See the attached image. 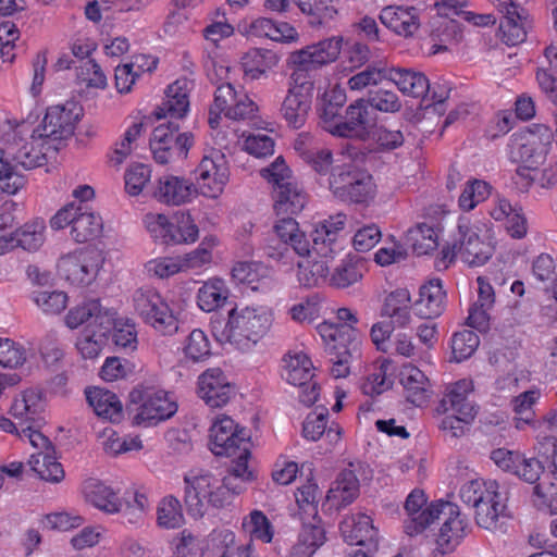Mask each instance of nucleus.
Returning <instances> with one entry per match:
<instances>
[{
	"instance_id": "30",
	"label": "nucleus",
	"mask_w": 557,
	"mask_h": 557,
	"mask_svg": "<svg viewBox=\"0 0 557 557\" xmlns=\"http://www.w3.org/2000/svg\"><path fill=\"white\" fill-rule=\"evenodd\" d=\"M86 398L95 413L111 422H117L123 416V406L119 397L111 391L100 387L86 389Z\"/></svg>"
},
{
	"instance_id": "16",
	"label": "nucleus",
	"mask_w": 557,
	"mask_h": 557,
	"mask_svg": "<svg viewBox=\"0 0 557 557\" xmlns=\"http://www.w3.org/2000/svg\"><path fill=\"white\" fill-rule=\"evenodd\" d=\"M286 381L299 388V401L306 407L313 406V362L302 351H289L284 358Z\"/></svg>"
},
{
	"instance_id": "48",
	"label": "nucleus",
	"mask_w": 557,
	"mask_h": 557,
	"mask_svg": "<svg viewBox=\"0 0 557 557\" xmlns=\"http://www.w3.org/2000/svg\"><path fill=\"white\" fill-rule=\"evenodd\" d=\"M306 468L309 471L307 484L298 487L295 493L296 504L298 506L296 517L299 518L302 524L311 523V519L313 518L311 515V510H313V485L311 484L313 471L310 466L307 467L306 463H302L300 470L301 473Z\"/></svg>"
},
{
	"instance_id": "19",
	"label": "nucleus",
	"mask_w": 557,
	"mask_h": 557,
	"mask_svg": "<svg viewBox=\"0 0 557 557\" xmlns=\"http://www.w3.org/2000/svg\"><path fill=\"white\" fill-rule=\"evenodd\" d=\"M339 530L348 544L364 546L369 552L377 550L379 531L368 515L362 512L347 515L341 522Z\"/></svg>"
},
{
	"instance_id": "40",
	"label": "nucleus",
	"mask_w": 557,
	"mask_h": 557,
	"mask_svg": "<svg viewBox=\"0 0 557 557\" xmlns=\"http://www.w3.org/2000/svg\"><path fill=\"white\" fill-rule=\"evenodd\" d=\"M406 243L419 255H428L438 246L437 232L426 223H419L409 228L405 235Z\"/></svg>"
},
{
	"instance_id": "41",
	"label": "nucleus",
	"mask_w": 557,
	"mask_h": 557,
	"mask_svg": "<svg viewBox=\"0 0 557 557\" xmlns=\"http://www.w3.org/2000/svg\"><path fill=\"white\" fill-rule=\"evenodd\" d=\"M53 454L54 450L33 454L29 459V466L41 480L59 483L64 479V470Z\"/></svg>"
},
{
	"instance_id": "5",
	"label": "nucleus",
	"mask_w": 557,
	"mask_h": 557,
	"mask_svg": "<svg viewBox=\"0 0 557 557\" xmlns=\"http://www.w3.org/2000/svg\"><path fill=\"white\" fill-rule=\"evenodd\" d=\"M129 408L135 411L133 424L151 426L172 418L178 407L166 391L140 384L129 393Z\"/></svg>"
},
{
	"instance_id": "24",
	"label": "nucleus",
	"mask_w": 557,
	"mask_h": 557,
	"mask_svg": "<svg viewBox=\"0 0 557 557\" xmlns=\"http://www.w3.org/2000/svg\"><path fill=\"white\" fill-rule=\"evenodd\" d=\"M386 83L394 84L401 94L413 98L428 97L431 92L428 77L410 69L388 67Z\"/></svg>"
},
{
	"instance_id": "27",
	"label": "nucleus",
	"mask_w": 557,
	"mask_h": 557,
	"mask_svg": "<svg viewBox=\"0 0 557 557\" xmlns=\"http://www.w3.org/2000/svg\"><path fill=\"white\" fill-rule=\"evenodd\" d=\"M359 480L352 469H344L327 492L326 499L336 509L350 505L359 496Z\"/></svg>"
},
{
	"instance_id": "12",
	"label": "nucleus",
	"mask_w": 557,
	"mask_h": 557,
	"mask_svg": "<svg viewBox=\"0 0 557 557\" xmlns=\"http://www.w3.org/2000/svg\"><path fill=\"white\" fill-rule=\"evenodd\" d=\"M102 263V252L96 247L87 246L61 257L58 272L72 285H88L96 278Z\"/></svg>"
},
{
	"instance_id": "45",
	"label": "nucleus",
	"mask_w": 557,
	"mask_h": 557,
	"mask_svg": "<svg viewBox=\"0 0 557 557\" xmlns=\"http://www.w3.org/2000/svg\"><path fill=\"white\" fill-rule=\"evenodd\" d=\"M242 527L251 540L256 539L263 543H271L273 540L274 527L261 510H252L243 519Z\"/></svg>"
},
{
	"instance_id": "35",
	"label": "nucleus",
	"mask_w": 557,
	"mask_h": 557,
	"mask_svg": "<svg viewBox=\"0 0 557 557\" xmlns=\"http://www.w3.org/2000/svg\"><path fill=\"white\" fill-rule=\"evenodd\" d=\"M472 389L471 381L460 380L456 382L442 399L441 407L445 412L450 410L457 414H466L467 418H474L476 414L475 407L467 398Z\"/></svg>"
},
{
	"instance_id": "38",
	"label": "nucleus",
	"mask_w": 557,
	"mask_h": 557,
	"mask_svg": "<svg viewBox=\"0 0 557 557\" xmlns=\"http://www.w3.org/2000/svg\"><path fill=\"white\" fill-rule=\"evenodd\" d=\"M102 219L81 205L71 228V236L77 243H86L100 236Z\"/></svg>"
},
{
	"instance_id": "31",
	"label": "nucleus",
	"mask_w": 557,
	"mask_h": 557,
	"mask_svg": "<svg viewBox=\"0 0 557 557\" xmlns=\"http://www.w3.org/2000/svg\"><path fill=\"white\" fill-rule=\"evenodd\" d=\"M315 453L319 455L331 454L335 446L341 442L343 429L338 423L326 424L329 417L327 408L323 406L315 407Z\"/></svg>"
},
{
	"instance_id": "53",
	"label": "nucleus",
	"mask_w": 557,
	"mask_h": 557,
	"mask_svg": "<svg viewBox=\"0 0 557 557\" xmlns=\"http://www.w3.org/2000/svg\"><path fill=\"white\" fill-rule=\"evenodd\" d=\"M498 488L495 481L484 482L482 480H471L465 483L460 488V497L465 504L475 508L482 503L487 493H494Z\"/></svg>"
},
{
	"instance_id": "11",
	"label": "nucleus",
	"mask_w": 557,
	"mask_h": 557,
	"mask_svg": "<svg viewBox=\"0 0 557 557\" xmlns=\"http://www.w3.org/2000/svg\"><path fill=\"white\" fill-rule=\"evenodd\" d=\"M346 216L342 213L332 215L315 226V283L325 284L332 275L338 247L337 233L343 230Z\"/></svg>"
},
{
	"instance_id": "26",
	"label": "nucleus",
	"mask_w": 557,
	"mask_h": 557,
	"mask_svg": "<svg viewBox=\"0 0 557 557\" xmlns=\"http://www.w3.org/2000/svg\"><path fill=\"white\" fill-rule=\"evenodd\" d=\"M187 81H176L165 91V99L154 111L158 120L163 117L182 119L189 108Z\"/></svg>"
},
{
	"instance_id": "33",
	"label": "nucleus",
	"mask_w": 557,
	"mask_h": 557,
	"mask_svg": "<svg viewBox=\"0 0 557 557\" xmlns=\"http://www.w3.org/2000/svg\"><path fill=\"white\" fill-rule=\"evenodd\" d=\"M245 35L265 37L274 41L289 42L297 39L296 29L288 23H275L267 17H259L244 27Z\"/></svg>"
},
{
	"instance_id": "47",
	"label": "nucleus",
	"mask_w": 557,
	"mask_h": 557,
	"mask_svg": "<svg viewBox=\"0 0 557 557\" xmlns=\"http://www.w3.org/2000/svg\"><path fill=\"white\" fill-rule=\"evenodd\" d=\"M387 84L388 83L385 82L381 87L369 90L364 100L367 101L368 107H371L376 111L383 113L399 112L403 103L394 90L386 88Z\"/></svg>"
},
{
	"instance_id": "8",
	"label": "nucleus",
	"mask_w": 557,
	"mask_h": 557,
	"mask_svg": "<svg viewBox=\"0 0 557 557\" xmlns=\"http://www.w3.org/2000/svg\"><path fill=\"white\" fill-rule=\"evenodd\" d=\"M278 221L274 225V232L282 240L277 248L268 247V255L271 258L281 259L288 250L289 243L295 252L306 259L298 262V281L302 286L309 287L313 272L311 270L310 244L305 234L299 232L298 223L292 215H280Z\"/></svg>"
},
{
	"instance_id": "43",
	"label": "nucleus",
	"mask_w": 557,
	"mask_h": 557,
	"mask_svg": "<svg viewBox=\"0 0 557 557\" xmlns=\"http://www.w3.org/2000/svg\"><path fill=\"white\" fill-rule=\"evenodd\" d=\"M388 67L382 62L368 64L361 71L349 77L347 85L350 90L361 91L387 82Z\"/></svg>"
},
{
	"instance_id": "25",
	"label": "nucleus",
	"mask_w": 557,
	"mask_h": 557,
	"mask_svg": "<svg viewBox=\"0 0 557 557\" xmlns=\"http://www.w3.org/2000/svg\"><path fill=\"white\" fill-rule=\"evenodd\" d=\"M83 494L87 503L106 513L113 515L121 510V498L117 494L97 479L90 478L84 482Z\"/></svg>"
},
{
	"instance_id": "57",
	"label": "nucleus",
	"mask_w": 557,
	"mask_h": 557,
	"mask_svg": "<svg viewBox=\"0 0 557 557\" xmlns=\"http://www.w3.org/2000/svg\"><path fill=\"white\" fill-rule=\"evenodd\" d=\"M27 359L25 348L10 338L0 337V366L4 368H18Z\"/></svg>"
},
{
	"instance_id": "51",
	"label": "nucleus",
	"mask_w": 557,
	"mask_h": 557,
	"mask_svg": "<svg viewBox=\"0 0 557 557\" xmlns=\"http://www.w3.org/2000/svg\"><path fill=\"white\" fill-rule=\"evenodd\" d=\"M108 344V337L94 333L92 327H84L77 338L76 347L83 358L95 359Z\"/></svg>"
},
{
	"instance_id": "6",
	"label": "nucleus",
	"mask_w": 557,
	"mask_h": 557,
	"mask_svg": "<svg viewBox=\"0 0 557 557\" xmlns=\"http://www.w3.org/2000/svg\"><path fill=\"white\" fill-rule=\"evenodd\" d=\"M325 182L333 195L343 201L368 203L375 196L373 177L357 165L345 164L333 169Z\"/></svg>"
},
{
	"instance_id": "52",
	"label": "nucleus",
	"mask_w": 557,
	"mask_h": 557,
	"mask_svg": "<svg viewBox=\"0 0 557 557\" xmlns=\"http://www.w3.org/2000/svg\"><path fill=\"white\" fill-rule=\"evenodd\" d=\"M361 278L362 273L356 264L350 261H343L334 268V271L325 285L337 289H344L358 283Z\"/></svg>"
},
{
	"instance_id": "18",
	"label": "nucleus",
	"mask_w": 557,
	"mask_h": 557,
	"mask_svg": "<svg viewBox=\"0 0 557 557\" xmlns=\"http://www.w3.org/2000/svg\"><path fill=\"white\" fill-rule=\"evenodd\" d=\"M212 453L216 456H234L240 446L250 443V435L230 417L218 419L211 426Z\"/></svg>"
},
{
	"instance_id": "63",
	"label": "nucleus",
	"mask_w": 557,
	"mask_h": 557,
	"mask_svg": "<svg viewBox=\"0 0 557 557\" xmlns=\"http://www.w3.org/2000/svg\"><path fill=\"white\" fill-rule=\"evenodd\" d=\"M95 312H99V300L97 299L72 308L65 317V323L70 329H77L84 323L87 325L91 321Z\"/></svg>"
},
{
	"instance_id": "61",
	"label": "nucleus",
	"mask_w": 557,
	"mask_h": 557,
	"mask_svg": "<svg viewBox=\"0 0 557 557\" xmlns=\"http://www.w3.org/2000/svg\"><path fill=\"white\" fill-rule=\"evenodd\" d=\"M260 175L271 183L274 189L292 183V172L281 156L277 157L269 166L261 169Z\"/></svg>"
},
{
	"instance_id": "39",
	"label": "nucleus",
	"mask_w": 557,
	"mask_h": 557,
	"mask_svg": "<svg viewBox=\"0 0 557 557\" xmlns=\"http://www.w3.org/2000/svg\"><path fill=\"white\" fill-rule=\"evenodd\" d=\"M44 230L42 223L25 224L16 230L10 238H1L0 243L4 242L5 248L21 247L27 251H35L45 240Z\"/></svg>"
},
{
	"instance_id": "60",
	"label": "nucleus",
	"mask_w": 557,
	"mask_h": 557,
	"mask_svg": "<svg viewBox=\"0 0 557 557\" xmlns=\"http://www.w3.org/2000/svg\"><path fill=\"white\" fill-rule=\"evenodd\" d=\"M537 391H527L515 397L511 401L516 420L522 423H530L534 417L533 406L539 399Z\"/></svg>"
},
{
	"instance_id": "62",
	"label": "nucleus",
	"mask_w": 557,
	"mask_h": 557,
	"mask_svg": "<svg viewBox=\"0 0 557 557\" xmlns=\"http://www.w3.org/2000/svg\"><path fill=\"white\" fill-rule=\"evenodd\" d=\"M529 21L515 22V20H502L499 30L502 33V40L507 46H517L522 44L527 38V27Z\"/></svg>"
},
{
	"instance_id": "49",
	"label": "nucleus",
	"mask_w": 557,
	"mask_h": 557,
	"mask_svg": "<svg viewBox=\"0 0 557 557\" xmlns=\"http://www.w3.org/2000/svg\"><path fill=\"white\" fill-rule=\"evenodd\" d=\"M157 515L159 525L166 529L180 528L184 522L182 505L174 496H166L160 502Z\"/></svg>"
},
{
	"instance_id": "3",
	"label": "nucleus",
	"mask_w": 557,
	"mask_h": 557,
	"mask_svg": "<svg viewBox=\"0 0 557 557\" xmlns=\"http://www.w3.org/2000/svg\"><path fill=\"white\" fill-rule=\"evenodd\" d=\"M269 326V318L249 307L240 310L232 308L226 321L220 319L211 321L215 339L221 344L234 345L240 350L249 349L256 344L267 333Z\"/></svg>"
},
{
	"instance_id": "22",
	"label": "nucleus",
	"mask_w": 557,
	"mask_h": 557,
	"mask_svg": "<svg viewBox=\"0 0 557 557\" xmlns=\"http://www.w3.org/2000/svg\"><path fill=\"white\" fill-rule=\"evenodd\" d=\"M417 314L426 320L438 318L446 309V292L442 281L430 280L420 287L419 299L414 302Z\"/></svg>"
},
{
	"instance_id": "4",
	"label": "nucleus",
	"mask_w": 557,
	"mask_h": 557,
	"mask_svg": "<svg viewBox=\"0 0 557 557\" xmlns=\"http://www.w3.org/2000/svg\"><path fill=\"white\" fill-rule=\"evenodd\" d=\"M318 331L323 351L331 362L330 373L334 379H345L350 374L352 359L359 354L361 333L359 330H345L335 323L322 322Z\"/></svg>"
},
{
	"instance_id": "28",
	"label": "nucleus",
	"mask_w": 557,
	"mask_h": 557,
	"mask_svg": "<svg viewBox=\"0 0 557 557\" xmlns=\"http://www.w3.org/2000/svg\"><path fill=\"white\" fill-rule=\"evenodd\" d=\"M441 513L453 516L458 513V507L443 500L431 503L418 512L408 516V519L405 521L406 533L410 536L422 533L435 519L440 518Z\"/></svg>"
},
{
	"instance_id": "58",
	"label": "nucleus",
	"mask_w": 557,
	"mask_h": 557,
	"mask_svg": "<svg viewBox=\"0 0 557 557\" xmlns=\"http://www.w3.org/2000/svg\"><path fill=\"white\" fill-rule=\"evenodd\" d=\"M186 357L193 361H201L210 356V344L207 335L198 329L190 332L184 347Z\"/></svg>"
},
{
	"instance_id": "29",
	"label": "nucleus",
	"mask_w": 557,
	"mask_h": 557,
	"mask_svg": "<svg viewBox=\"0 0 557 557\" xmlns=\"http://www.w3.org/2000/svg\"><path fill=\"white\" fill-rule=\"evenodd\" d=\"M411 297L406 288H398L389 293L382 306L381 315L391 319L397 327H406L411 322Z\"/></svg>"
},
{
	"instance_id": "59",
	"label": "nucleus",
	"mask_w": 557,
	"mask_h": 557,
	"mask_svg": "<svg viewBox=\"0 0 557 557\" xmlns=\"http://www.w3.org/2000/svg\"><path fill=\"white\" fill-rule=\"evenodd\" d=\"M75 69L77 70V79L85 83L87 87L104 88L107 86L106 75L92 59L75 65Z\"/></svg>"
},
{
	"instance_id": "54",
	"label": "nucleus",
	"mask_w": 557,
	"mask_h": 557,
	"mask_svg": "<svg viewBox=\"0 0 557 557\" xmlns=\"http://www.w3.org/2000/svg\"><path fill=\"white\" fill-rule=\"evenodd\" d=\"M491 193L488 183L481 180L469 181L459 197V206L465 211H470L484 201Z\"/></svg>"
},
{
	"instance_id": "7",
	"label": "nucleus",
	"mask_w": 557,
	"mask_h": 557,
	"mask_svg": "<svg viewBox=\"0 0 557 557\" xmlns=\"http://www.w3.org/2000/svg\"><path fill=\"white\" fill-rule=\"evenodd\" d=\"M494 247L491 243L482 239L478 227L471 225L466 220H460L450 245L442 251L443 259L453 262L459 257L470 267H480L485 264L493 256Z\"/></svg>"
},
{
	"instance_id": "20",
	"label": "nucleus",
	"mask_w": 557,
	"mask_h": 557,
	"mask_svg": "<svg viewBox=\"0 0 557 557\" xmlns=\"http://www.w3.org/2000/svg\"><path fill=\"white\" fill-rule=\"evenodd\" d=\"M198 394L211 408L226 405L235 395V386L232 385L220 368L208 369L199 376Z\"/></svg>"
},
{
	"instance_id": "32",
	"label": "nucleus",
	"mask_w": 557,
	"mask_h": 557,
	"mask_svg": "<svg viewBox=\"0 0 557 557\" xmlns=\"http://www.w3.org/2000/svg\"><path fill=\"white\" fill-rule=\"evenodd\" d=\"M346 92L338 85L325 90L319 102L320 125L330 134L341 119L339 112L346 102Z\"/></svg>"
},
{
	"instance_id": "37",
	"label": "nucleus",
	"mask_w": 557,
	"mask_h": 557,
	"mask_svg": "<svg viewBox=\"0 0 557 557\" xmlns=\"http://www.w3.org/2000/svg\"><path fill=\"white\" fill-rule=\"evenodd\" d=\"M400 383L407 392V399L416 406L426 400L429 379L417 367L408 363L400 370Z\"/></svg>"
},
{
	"instance_id": "17",
	"label": "nucleus",
	"mask_w": 557,
	"mask_h": 557,
	"mask_svg": "<svg viewBox=\"0 0 557 557\" xmlns=\"http://www.w3.org/2000/svg\"><path fill=\"white\" fill-rule=\"evenodd\" d=\"M78 114L65 106L47 109L42 122L33 131L32 138H47L51 141L66 140L74 134Z\"/></svg>"
},
{
	"instance_id": "50",
	"label": "nucleus",
	"mask_w": 557,
	"mask_h": 557,
	"mask_svg": "<svg viewBox=\"0 0 557 557\" xmlns=\"http://www.w3.org/2000/svg\"><path fill=\"white\" fill-rule=\"evenodd\" d=\"M480 338L471 330L456 332L451 337V354L455 361L470 358L479 347Z\"/></svg>"
},
{
	"instance_id": "9",
	"label": "nucleus",
	"mask_w": 557,
	"mask_h": 557,
	"mask_svg": "<svg viewBox=\"0 0 557 557\" xmlns=\"http://www.w3.org/2000/svg\"><path fill=\"white\" fill-rule=\"evenodd\" d=\"M185 505L194 518H201L206 511L203 499L215 508L224 507L231 503L232 495L222 482L210 473L196 475L193 479L185 476Z\"/></svg>"
},
{
	"instance_id": "14",
	"label": "nucleus",
	"mask_w": 557,
	"mask_h": 557,
	"mask_svg": "<svg viewBox=\"0 0 557 557\" xmlns=\"http://www.w3.org/2000/svg\"><path fill=\"white\" fill-rule=\"evenodd\" d=\"M195 174L197 194L216 198L222 194L230 177L225 154L220 150H212L210 154L202 158Z\"/></svg>"
},
{
	"instance_id": "36",
	"label": "nucleus",
	"mask_w": 557,
	"mask_h": 557,
	"mask_svg": "<svg viewBox=\"0 0 557 557\" xmlns=\"http://www.w3.org/2000/svg\"><path fill=\"white\" fill-rule=\"evenodd\" d=\"M466 522L460 518V512L448 516L436 537L434 554L445 555L451 553L465 536Z\"/></svg>"
},
{
	"instance_id": "34",
	"label": "nucleus",
	"mask_w": 557,
	"mask_h": 557,
	"mask_svg": "<svg viewBox=\"0 0 557 557\" xmlns=\"http://www.w3.org/2000/svg\"><path fill=\"white\" fill-rule=\"evenodd\" d=\"M273 209L276 216L299 213L308 202L307 195L296 183H288L273 190Z\"/></svg>"
},
{
	"instance_id": "44",
	"label": "nucleus",
	"mask_w": 557,
	"mask_h": 557,
	"mask_svg": "<svg viewBox=\"0 0 557 557\" xmlns=\"http://www.w3.org/2000/svg\"><path fill=\"white\" fill-rule=\"evenodd\" d=\"M228 298V290L224 282L219 278L205 283L198 290V306L206 312H211L222 307Z\"/></svg>"
},
{
	"instance_id": "23",
	"label": "nucleus",
	"mask_w": 557,
	"mask_h": 557,
	"mask_svg": "<svg viewBox=\"0 0 557 557\" xmlns=\"http://www.w3.org/2000/svg\"><path fill=\"white\" fill-rule=\"evenodd\" d=\"M380 21L387 28L400 36H412L420 26L418 11L414 7H385L380 14Z\"/></svg>"
},
{
	"instance_id": "10",
	"label": "nucleus",
	"mask_w": 557,
	"mask_h": 557,
	"mask_svg": "<svg viewBox=\"0 0 557 557\" xmlns=\"http://www.w3.org/2000/svg\"><path fill=\"white\" fill-rule=\"evenodd\" d=\"M133 302L138 315L157 332L173 335L178 330V320L163 297L153 288H139Z\"/></svg>"
},
{
	"instance_id": "15",
	"label": "nucleus",
	"mask_w": 557,
	"mask_h": 557,
	"mask_svg": "<svg viewBox=\"0 0 557 557\" xmlns=\"http://www.w3.org/2000/svg\"><path fill=\"white\" fill-rule=\"evenodd\" d=\"M375 125V119L372 117L371 111L364 98H360L351 102L345 111V115L333 126L332 135L366 141L370 138L372 129Z\"/></svg>"
},
{
	"instance_id": "42",
	"label": "nucleus",
	"mask_w": 557,
	"mask_h": 557,
	"mask_svg": "<svg viewBox=\"0 0 557 557\" xmlns=\"http://www.w3.org/2000/svg\"><path fill=\"white\" fill-rule=\"evenodd\" d=\"M476 523L486 530H496L498 520L504 512L505 506L500 502V495L496 490L494 493H487L484 500L475 508Z\"/></svg>"
},
{
	"instance_id": "56",
	"label": "nucleus",
	"mask_w": 557,
	"mask_h": 557,
	"mask_svg": "<svg viewBox=\"0 0 557 557\" xmlns=\"http://www.w3.org/2000/svg\"><path fill=\"white\" fill-rule=\"evenodd\" d=\"M151 170L148 165L136 163L131 165L124 175L125 189L131 196L139 195L150 181Z\"/></svg>"
},
{
	"instance_id": "55",
	"label": "nucleus",
	"mask_w": 557,
	"mask_h": 557,
	"mask_svg": "<svg viewBox=\"0 0 557 557\" xmlns=\"http://www.w3.org/2000/svg\"><path fill=\"white\" fill-rule=\"evenodd\" d=\"M33 300L45 313L59 314L67 304V295L58 290H41L33 294Z\"/></svg>"
},
{
	"instance_id": "2",
	"label": "nucleus",
	"mask_w": 557,
	"mask_h": 557,
	"mask_svg": "<svg viewBox=\"0 0 557 557\" xmlns=\"http://www.w3.org/2000/svg\"><path fill=\"white\" fill-rule=\"evenodd\" d=\"M293 65V86L282 104L284 117L294 128H300L306 123L312 107L313 52L311 47L290 53Z\"/></svg>"
},
{
	"instance_id": "64",
	"label": "nucleus",
	"mask_w": 557,
	"mask_h": 557,
	"mask_svg": "<svg viewBox=\"0 0 557 557\" xmlns=\"http://www.w3.org/2000/svg\"><path fill=\"white\" fill-rule=\"evenodd\" d=\"M215 244V237L211 236L205 238L197 249L184 256L183 265L189 269H196L209 263L212 259L211 249Z\"/></svg>"
},
{
	"instance_id": "46",
	"label": "nucleus",
	"mask_w": 557,
	"mask_h": 557,
	"mask_svg": "<svg viewBox=\"0 0 557 557\" xmlns=\"http://www.w3.org/2000/svg\"><path fill=\"white\" fill-rule=\"evenodd\" d=\"M154 237H161L164 244H186V238L178 232L176 223L169 222L163 214H150L145 220Z\"/></svg>"
},
{
	"instance_id": "13",
	"label": "nucleus",
	"mask_w": 557,
	"mask_h": 557,
	"mask_svg": "<svg viewBox=\"0 0 557 557\" xmlns=\"http://www.w3.org/2000/svg\"><path fill=\"white\" fill-rule=\"evenodd\" d=\"M178 124L170 121L168 124L157 126L150 137V149L153 159L160 164H166L176 156L186 158L194 144L191 133L178 134Z\"/></svg>"
},
{
	"instance_id": "21",
	"label": "nucleus",
	"mask_w": 557,
	"mask_h": 557,
	"mask_svg": "<svg viewBox=\"0 0 557 557\" xmlns=\"http://www.w3.org/2000/svg\"><path fill=\"white\" fill-rule=\"evenodd\" d=\"M151 195L161 203L181 206L197 195V187L183 177L165 175L158 180Z\"/></svg>"
},
{
	"instance_id": "1",
	"label": "nucleus",
	"mask_w": 557,
	"mask_h": 557,
	"mask_svg": "<svg viewBox=\"0 0 557 557\" xmlns=\"http://www.w3.org/2000/svg\"><path fill=\"white\" fill-rule=\"evenodd\" d=\"M46 163V153L38 150L33 141L16 131L7 133L0 147V189L9 195L16 194L26 183L21 169L29 171Z\"/></svg>"
}]
</instances>
